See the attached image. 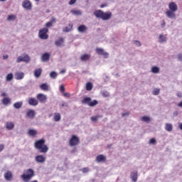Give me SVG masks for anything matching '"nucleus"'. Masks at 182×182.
Here are the masks:
<instances>
[{
	"label": "nucleus",
	"instance_id": "nucleus-16",
	"mask_svg": "<svg viewBox=\"0 0 182 182\" xmlns=\"http://www.w3.org/2000/svg\"><path fill=\"white\" fill-rule=\"evenodd\" d=\"M49 59H50V54L49 53H46L43 54V55L41 57V60L43 62H48V60H49Z\"/></svg>",
	"mask_w": 182,
	"mask_h": 182
},
{
	"label": "nucleus",
	"instance_id": "nucleus-2",
	"mask_svg": "<svg viewBox=\"0 0 182 182\" xmlns=\"http://www.w3.org/2000/svg\"><path fill=\"white\" fill-rule=\"evenodd\" d=\"M169 10L166 11V15L168 18L171 19H174L176 18V12L178 11V6L176 2H170L168 4Z\"/></svg>",
	"mask_w": 182,
	"mask_h": 182
},
{
	"label": "nucleus",
	"instance_id": "nucleus-57",
	"mask_svg": "<svg viewBox=\"0 0 182 182\" xmlns=\"http://www.w3.org/2000/svg\"><path fill=\"white\" fill-rule=\"evenodd\" d=\"M1 96H2V97H5V96H6V92H2Z\"/></svg>",
	"mask_w": 182,
	"mask_h": 182
},
{
	"label": "nucleus",
	"instance_id": "nucleus-62",
	"mask_svg": "<svg viewBox=\"0 0 182 182\" xmlns=\"http://www.w3.org/2000/svg\"><path fill=\"white\" fill-rule=\"evenodd\" d=\"M174 114H175L176 116H177V114H178V112H176L174 113Z\"/></svg>",
	"mask_w": 182,
	"mask_h": 182
},
{
	"label": "nucleus",
	"instance_id": "nucleus-53",
	"mask_svg": "<svg viewBox=\"0 0 182 182\" xmlns=\"http://www.w3.org/2000/svg\"><path fill=\"white\" fill-rule=\"evenodd\" d=\"M161 28H164L166 26V21H163V22L161 24Z\"/></svg>",
	"mask_w": 182,
	"mask_h": 182
},
{
	"label": "nucleus",
	"instance_id": "nucleus-4",
	"mask_svg": "<svg viewBox=\"0 0 182 182\" xmlns=\"http://www.w3.org/2000/svg\"><path fill=\"white\" fill-rule=\"evenodd\" d=\"M35 176V171L32 168H28L24 171L23 173L21 176V178H22L23 181L28 182L32 180L33 177Z\"/></svg>",
	"mask_w": 182,
	"mask_h": 182
},
{
	"label": "nucleus",
	"instance_id": "nucleus-45",
	"mask_svg": "<svg viewBox=\"0 0 182 182\" xmlns=\"http://www.w3.org/2000/svg\"><path fill=\"white\" fill-rule=\"evenodd\" d=\"M134 43L136 46H141V43H140V41H134Z\"/></svg>",
	"mask_w": 182,
	"mask_h": 182
},
{
	"label": "nucleus",
	"instance_id": "nucleus-49",
	"mask_svg": "<svg viewBox=\"0 0 182 182\" xmlns=\"http://www.w3.org/2000/svg\"><path fill=\"white\" fill-rule=\"evenodd\" d=\"M74 4H76V0H70L69 1V5H73Z\"/></svg>",
	"mask_w": 182,
	"mask_h": 182
},
{
	"label": "nucleus",
	"instance_id": "nucleus-50",
	"mask_svg": "<svg viewBox=\"0 0 182 182\" xmlns=\"http://www.w3.org/2000/svg\"><path fill=\"white\" fill-rule=\"evenodd\" d=\"M63 31L64 32H70V29H69V28H68V27L64 28L63 29Z\"/></svg>",
	"mask_w": 182,
	"mask_h": 182
},
{
	"label": "nucleus",
	"instance_id": "nucleus-12",
	"mask_svg": "<svg viewBox=\"0 0 182 182\" xmlns=\"http://www.w3.org/2000/svg\"><path fill=\"white\" fill-rule=\"evenodd\" d=\"M28 105H30V106H38L39 102L38 101V100H36V98L30 97L28 98Z\"/></svg>",
	"mask_w": 182,
	"mask_h": 182
},
{
	"label": "nucleus",
	"instance_id": "nucleus-58",
	"mask_svg": "<svg viewBox=\"0 0 182 182\" xmlns=\"http://www.w3.org/2000/svg\"><path fill=\"white\" fill-rule=\"evenodd\" d=\"M9 56L8 55H4L3 56V58L5 60V59H8Z\"/></svg>",
	"mask_w": 182,
	"mask_h": 182
},
{
	"label": "nucleus",
	"instance_id": "nucleus-28",
	"mask_svg": "<svg viewBox=\"0 0 182 182\" xmlns=\"http://www.w3.org/2000/svg\"><path fill=\"white\" fill-rule=\"evenodd\" d=\"M79 32L83 33L87 31V27L85 25H81L77 28Z\"/></svg>",
	"mask_w": 182,
	"mask_h": 182
},
{
	"label": "nucleus",
	"instance_id": "nucleus-13",
	"mask_svg": "<svg viewBox=\"0 0 182 182\" xmlns=\"http://www.w3.org/2000/svg\"><path fill=\"white\" fill-rule=\"evenodd\" d=\"M106 161V156L103 154H100L96 157L97 163H105Z\"/></svg>",
	"mask_w": 182,
	"mask_h": 182
},
{
	"label": "nucleus",
	"instance_id": "nucleus-48",
	"mask_svg": "<svg viewBox=\"0 0 182 182\" xmlns=\"http://www.w3.org/2000/svg\"><path fill=\"white\" fill-rule=\"evenodd\" d=\"M82 173H87V172H89V168H83L82 169Z\"/></svg>",
	"mask_w": 182,
	"mask_h": 182
},
{
	"label": "nucleus",
	"instance_id": "nucleus-27",
	"mask_svg": "<svg viewBox=\"0 0 182 182\" xmlns=\"http://www.w3.org/2000/svg\"><path fill=\"white\" fill-rule=\"evenodd\" d=\"M1 102L4 105V106H8V105H11V99H9V97H4Z\"/></svg>",
	"mask_w": 182,
	"mask_h": 182
},
{
	"label": "nucleus",
	"instance_id": "nucleus-31",
	"mask_svg": "<svg viewBox=\"0 0 182 182\" xmlns=\"http://www.w3.org/2000/svg\"><path fill=\"white\" fill-rule=\"evenodd\" d=\"M22 105H23V103L22 102H17L14 104V109H21V107H22Z\"/></svg>",
	"mask_w": 182,
	"mask_h": 182
},
{
	"label": "nucleus",
	"instance_id": "nucleus-61",
	"mask_svg": "<svg viewBox=\"0 0 182 182\" xmlns=\"http://www.w3.org/2000/svg\"><path fill=\"white\" fill-rule=\"evenodd\" d=\"M107 6V4H102L101 6H100V8H105V6Z\"/></svg>",
	"mask_w": 182,
	"mask_h": 182
},
{
	"label": "nucleus",
	"instance_id": "nucleus-63",
	"mask_svg": "<svg viewBox=\"0 0 182 182\" xmlns=\"http://www.w3.org/2000/svg\"><path fill=\"white\" fill-rule=\"evenodd\" d=\"M36 1V2H38V1H39L40 0H35Z\"/></svg>",
	"mask_w": 182,
	"mask_h": 182
},
{
	"label": "nucleus",
	"instance_id": "nucleus-39",
	"mask_svg": "<svg viewBox=\"0 0 182 182\" xmlns=\"http://www.w3.org/2000/svg\"><path fill=\"white\" fill-rule=\"evenodd\" d=\"M15 19H16V15L11 14L8 16L7 21H15Z\"/></svg>",
	"mask_w": 182,
	"mask_h": 182
},
{
	"label": "nucleus",
	"instance_id": "nucleus-14",
	"mask_svg": "<svg viewBox=\"0 0 182 182\" xmlns=\"http://www.w3.org/2000/svg\"><path fill=\"white\" fill-rule=\"evenodd\" d=\"M36 115V112H35V110H33V109H29L26 112V116L29 119H33V117H35Z\"/></svg>",
	"mask_w": 182,
	"mask_h": 182
},
{
	"label": "nucleus",
	"instance_id": "nucleus-36",
	"mask_svg": "<svg viewBox=\"0 0 182 182\" xmlns=\"http://www.w3.org/2000/svg\"><path fill=\"white\" fill-rule=\"evenodd\" d=\"M92 89H93V84H92V82H87L86 84V90H92Z\"/></svg>",
	"mask_w": 182,
	"mask_h": 182
},
{
	"label": "nucleus",
	"instance_id": "nucleus-47",
	"mask_svg": "<svg viewBox=\"0 0 182 182\" xmlns=\"http://www.w3.org/2000/svg\"><path fill=\"white\" fill-rule=\"evenodd\" d=\"M102 95L104 96V97H109V92H103Z\"/></svg>",
	"mask_w": 182,
	"mask_h": 182
},
{
	"label": "nucleus",
	"instance_id": "nucleus-11",
	"mask_svg": "<svg viewBox=\"0 0 182 182\" xmlns=\"http://www.w3.org/2000/svg\"><path fill=\"white\" fill-rule=\"evenodd\" d=\"M36 98L41 103H46L47 99L46 95L42 93L38 94Z\"/></svg>",
	"mask_w": 182,
	"mask_h": 182
},
{
	"label": "nucleus",
	"instance_id": "nucleus-30",
	"mask_svg": "<svg viewBox=\"0 0 182 182\" xmlns=\"http://www.w3.org/2000/svg\"><path fill=\"white\" fill-rule=\"evenodd\" d=\"M165 129L166 132H173V124L166 123L165 124Z\"/></svg>",
	"mask_w": 182,
	"mask_h": 182
},
{
	"label": "nucleus",
	"instance_id": "nucleus-41",
	"mask_svg": "<svg viewBox=\"0 0 182 182\" xmlns=\"http://www.w3.org/2000/svg\"><path fill=\"white\" fill-rule=\"evenodd\" d=\"M99 117H102V116L98 115V116H95V117H91V120L92 122H97V120H99Z\"/></svg>",
	"mask_w": 182,
	"mask_h": 182
},
{
	"label": "nucleus",
	"instance_id": "nucleus-6",
	"mask_svg": "<svg viewBox=\"0 0 182 182\" xmlns=\"http://www.w3.org/2000/svg\"><path fill=\"white\" fill-rule=\"evenodd\" d=\"M79 143H80V139H79V137L76 136V135H73L69 140V145L71 147H73L74 146H77Z\"/></svg>",
	"mask_w": 182,
	"mask_h": 182
},
{
	"label": "nucleus",
	"instance_id": "nucleus-52",
	"mask_svg": "<svg viewBox=\"0 0 182 182\" xmlns=\"http://www.w3.org/2000/svg\"><path fill=\"white\" fill-rule=\"evenodd\" d=\"M4 149H5V146H4V144H0V151H2Z\"/></svg>",
	"mask_w": 182,
	"mask_h": 182
},
{
	"label": "nucleus",
	"instance_id": "nucleus-33",
	"mask_svg": "<svg viewBox=\"0 0 182 182\" xmlns=\"http://www.w3.org/2000/svg\"><path fill=\"white\" fill-rule=\"evenodd\" d=\"M159 41H160L161 43H163L164 42L167 41V38L163 34H161V35H159Z\"/></svg>",
	"mask_w": 182,
	"mask_h": 182
},
{
	"label": "nucleus",
	"instance_id": "nucleus-21",
	"mask_svg": "<svg viewBox=\"0 0 182 182\" xmlns=\"http://www.w3.org/2000/svg\"><path fill=\"white\" fill-rule=\"evenodd\" d=\"M40 89L44 92H48L49 90V85L47 83H43L40 85Z\"/></svg>",
	"mask_w": 182,
	"mask_h": 182
},
{
	"label": "nucleus",
	"instance_id": "nucleus-25",
	"mask_svg": "<svg viewBox=\"0 0 182 182\" xmlns=\"http://www.w3.org/2000/svg\"><path fill=\"white\" fill-rule=\"evenodd\" d=\"M80 59H81L82 62H86V60H89L90 59V55H89V54L82 55L80 57Z\"/></svg>",
	"mask_w": 182,
	"mask_h": 182
},
{
	"label": "nucleus",
	"instance_id": "nucleus-37",
	"mask_svg": "<svg viewBox=\"0 0 182 182\" xmlns=\"http://www.w3.org/2000/svg\"><path fill=\"white\" fill-rule=\"evenodd\" d=\"M6 79L7 82H11L12 79H14V75L12 73H9L6 75Z\"/></svg>",
	"mask_w": 182,
	"mask_h": 182
},
{
	"label": "nucleus",
	"instance_id": "nucleus-38",
	"mask_svg": "<svg viewBox=\"0 0 182 182\" xmlns=\"http://www.w3.org/2000/svg\"><path fill=\"white\" fill-rule=\"evenodd\" d=\"M71 14H73V15H82V11L80 10H72Z\"/></svg>",
	"mask_w": 182,
	"mask_h": 182
},
{
	"label": "nucleus",
	"instance_id": "nucleus-44",
	"mask_svg": "<svg viewBox=\"0 0 182 182\" xmlns=\"http://www.w3.org/2000/svg\"><path fill=\"white\" fill-rule=\"evenodd\" d=\"M160 93V89H155L154 90L153 95H157Z\"/></svg>",
	"mask_w": 182,
	"mask_h": 182
},
{
	"label": "nucleus",
	"instance_id": "nucleus-9",
	"mask_svg": "<svg viewBox=\"0 0 182 182\" xmlns=\"http://www.w3.org/2000/svg\"><path fill=\"white\" fill-rule=\"evenodd\" d=\"M96 53L98 55H102L105 59L109 58V53H106L102 48H96Z\"/></svg>",
	"mask_w": 182,
	"mask_h": 182
},
{
	"label": "nucleus",
	"instance_id": "nucleus-51",
	"mask_svg": "<svg viewBox=\"0 0 182 182\" xmlns=\"http://www.w3.org/2000/svg\"><path fill=\"white\" fill-rule=\"evenodd\" d=\"M129 114H130L129 112H125L122 114V117H124V116H129Z\"/></svg>",
	"mask_w": 182,
	"mask_h": 182
},
{
	"label": "nucleus",
	"instance_id": "nucleus-34",
	"mask_svg": "<svg viewBox=\"0 0 182 182\" xmlns=\"http://www.w3.org/2000/svg\"><path fill=\"white\" fill-rule=\"evenodd\" d=\"M97 103H99L97 102V100H94L93 101H90L88 106H90V107H93L96 106L97 105Z\"/></svg>",
	"mask_w": 182,
	"mask_h": 182
},
{
	"label": "nucleus",
	"instance_id": "nucleus-32",
	"mask_svg": "<svg viewBox=\"0 0 182 182\" xmlns=\"http://www.w3.org/2000/svg\"><path fill=\"white\" fill-rule=\"evenodd\" d=\"M141 120L142 122H144L145 123H150L151 122L150 117H147V116H144L141 117Z\"/></svg>",
	"mask_w": 182,
	"mask_h": 182
},
{
	"label": "nucleus",
	"instance_id": "nucleus-18",
	"mask_svg": "<svg viewBox=\"0 0 182 182\" xmlns=\"http://www.w3.org/2000/svg\"><path fill=\"white\" fill-rule=\"evenodd\" d=\"M61 119H62V116L60 115V113L59 112L54 113V117H53L54 122H60Z\"/></svg>",
	"mask_w": 182,
	"mask_h": 182
},
{
	"label": "nucleus",
	"instance_id": "nucleus-40",
	"mask_svg": "<svg viewBox=\"0 0 182 182\" xmlns=\"http://www.w3.org/2000/svg\"><path fill=\"white\" fill-rule=\"evenodd\" d=\"M50 77H52V79H56V77H58V73H56L55 72H51L50 73Z\"/></svg>",
	"mask_w": 182,
	"mask_h": 182
},
{
	"label": "nucleus",
	"instance_id": "nucleus-56",
	"mask_svg": "<svg viewBox=\"0 0 182 182\" xmlns=\"http://www.w3.org/2000/svg\"><path fill=\"white\" fill-rule=\"evenodd\" d=\"M60 73H62V74L66 73V70H65V69L61 70Z\"/></svg>",
	"mask_w": 182,
	"mask_h": 182
},
{
	"label": "nucleus",
	"instance_id": "nucleus-15",
	"mask_svg": "<svg viewBox=\"0 0 182 182\" xmlns=\"http://www.w3.org/2000/svg\"><path fill=\"white\" fill-rule=\"evenodd\" d=\"M15 77L16 79V80H22V79H23V77H25V74L22 72H16L15 73Z\"/></svg>",
	"mask_w": 182,
	"mask_h": 182
},
{
	"label": "nucleus",
	"instance_id": "nucleus-60",
	"mask_svg": "<svg viewBox=\"0 0 182 182\" xmlns=\"http://www.w3.org/2000/svg\"><path fill=\"white\" fill-rule=\"evenodd\" d=\"M179 129H180L181 130H182V123H180V124H179Z\"/></svg>",
	"mask_w": 182,
	"mask_h": 182
},
{
	"label": "nucleus",
	"instance_id": "nucleus-46",
	"mask_svg": "<svg viewBox=\"0 0 182 182\" xmlns=\"http://www.w3.org/2000/svg\"><path fill=\"white\" fill-rule=\"evenodd\" d=\"M63 96L65 97H70V93H68V92H63Z\"/></svg>",
	"mask_w": 182,
	"mask_h": 182
},
{
	"label": "nucleus",
	"instance_id": "nucleus-1",
	"mask_svg": "<svg viewBox=\"0 0 182 182\" xmlns=\"http://www.w3.org/2000/svg\"><path fill=\"white\" fill-rule=\"evenodd\" d=\"M45 143V139H39L34 143V147L40 153H48L49 151V147Z\"/></svg>",
	"mask_w": 182,
	"mask_h": 182
},
{
	"label": "nucleus",
	"instance_id": "nucleus-24",
	"mask_svg": "<svg viewBox=\"0 0 182 182\" xmlns=\"http://www.w3.org/2000/svg\"><path fill=\"white\" fill-rule=\"evenodd\" d=\"M15 127V124L14 122H6V128L8 129V130H12Z\"/></svg>",
	"mask_w": 182,
	"mask_h": 182
},
{
	"label": "nucleus",
	"instance_id": "nucleus-42",
	"mask_svg": "<svg viewBox=\"0 0 182 182\" xmlns=\"http://www.w3.org/2000/svg\"><path fill=\"white\" fill-rule=\"evenodd\" d=\"M156 143H157V141H156L155 138H151L149 140V144H156Z\"/></svg>",
	"mask_w": 182,
	"mask_h": 182
},
{
	"label": "nucleus",
	"instance_id": "nucleus-19",
	"mask_svg": "<svg viewBox=\"0 0 182 182\" xmlns=\"http://www.w3.org/2000/svg\"><path fill=\"white\" fill-rule=\"evenodd\" d=\"M4 178H6V180L7 181H11V180H12V172L11 171H7L5 174H4Z\"/></svg>",
	"mask_w": 182,
	"mask_h": 182
},
{
	"label": "nucleus",
	"instance_id": "nucleus-8",
	"mask_svg": "<svg viewBox=\"0 0 182 182\" xmlns=\"http://www.w3.org/2000/svg\"><path fill=\"white\" fill-rule=\"evenodd\" d=\"M22 6L23 8H25V9L31 11V9H32V3H31L29 0H24Z\"/></svg>",
	"mask_w": 182,
	"mask_h": 182
},
{
	"label": "nucleus",
	"instance_id": "nucleus-10",
	"mask_svg": "<svg viewBox=\"0 0 182 182\" xmlns=\"http://www.w3.org/2000/svg\"><path fill=\"white\" fill-rule=\"evenodd\" d=\"M35 160L36 163H41V164H43V163L46 161V156H44L43 155H38L35 157Z\"/></svg>",
	"mask_w": 182,
	"mask_h": 182
},
{
	"label": "nucleus",
	"instance_id": "nucleus-7",
	"mask_svg": "<svg viewBox=\"0 0 182 182\" xmlns=\"http://www.w3.org/2000/svg\"><path fill=\"white\" fill-rule=\"evenodd\" d=\"M21 62H26V63H28V62H31V57L28 55L18 56L16 60V63H21Z\"/></svg>",
	"mask_w": 182,
	"mask_h": 182
},
{
	"label": "nucleus",
	"instance_id": "nucleus-26",
	"mask_svg": "<svg viewBox=\"0 0 182 182\" xmlns=\"http://www.w3.org/2000/svg\"><path fill=\"white\" fill-rule=\"evenodd\" d=\"M28 134L29 136H31V137H34L35 136H36V134H38V131H36V129H29L28 132Z\"/></svg>",
	"mask_w": 182,
	"mask_h": 182
},
{
	"label": "nucleus",
	"instance_id": "nucleus-5",
	"mask_svg": "<svg viewBox=\"0 0 182 182\" xmlns=\"http://www.w3.org/2000/svg\"><path fill=\"white\" fill-rule=\"evenodd\" d=\"M48 32H49V29H48V28L41 29L38 33L40 39H48V38H49Z\"/></svg>",
	"mask_w": 182,
	"mask_h": 182
},
{
	"label": "nucleus",
	"instance_id": "nucleus-20",
	"mask_svg": "<svg viewBox=\"0 0 182 182\" xmlns=\"http://www.w3.org/2000/svg\"><path fill=\"white\" fill-rule=\"evenodd\" d=\"M55 22H56V18H53L51 21H50L46 23V28H52V26H53V23H55Z\"/></svg>",
	"mask_w": 182,
	"mask_h": 182
},
{
	"label": "nucleus",
	"instance_id": "nucleus-64",
	"mask_svg": "<svg viewBox=\"0 0 182 182\" xmlns=\"http://www.w3.org/2000/svg\"><path fill=\"white\" fill-rule=\"evenodd\" d=\"M51 116H52V114H50L49 115V117H51Z\"/></svg>",
	"mask_w": 182,
	"mask_h": 182
},
{
	"label": "nucleus",
	"instance_id": "nucleus-3",
	"mask_svg": "<svg viewBox=\"0 0 182 182\" xmlns=\"http://www.w3.org/2000/svg\"><path fill=\"white\" fill-rule=\"evenodd\" d=\"M94 15L96 18H99L100 19H102V21H109L110 18H112V12L108 11L105 13L102 10H97L94 11Z\"/></svg>",
	"mask_w": 182,
	"mask_h": 182
},
{
	"label": "nucleus",
	"instance_id": "nucleus-17",
	"mask_svg": "<svg viewBox=\"0 0 182 182\" xmlns=\"http://www.w3.org/2000/svg\"><path fill=\"white\" fill-rule=\"evenodd\" d=\"M65 42V38H60L58 40L55 41V46H63V43Z\"/></svg>",
	"mask_w": 182,
	"mask_h": 182
},
{
	"label": "nucleus",
	"instance_id": "nucleus-22",
	"mask_svg": "<svg viewBox=\"0 0 182 182\" xmlns=\"http://www.w3.org/2000/svg\"><path fill=\"white\" fill-rule=\"evenodd\" d=\"M130 177L133 182L137 181V171L131 172Z\"/></svg>",
	"mask_w": 182,
	"mask_h": 182
},
{
	"label": "nucleus",
	"instance_id": "nucleus-43",
	"mask_svg": "<svg viewBox=\"0 0 182 182\" xmlns=\"http://www.w3.org/2000/svg\"><path fill=\"white\" fill-rule=\"evenodd\" d=\"M60 92H61L62 93H65V85H60Z\"/></svg>",
	"mask_w": 182,
	"mask_h": 182
},
{
	"label": "nucleus",
	"instance_id": "nucleus-29",
	"mask_svg": "<svg viewBox=\"0 0 182 182\" xmlns=\"http://www.w3.org/2000/svg\"><path fill=\"white\" fill-rule=\"evenodd\" d=\"M90 102H92V98L89 97H87L85 98H84L82 100V103L83 105H88L90 103Z\"/></svg>",
	"mask_w": 182,
	"mask_h": 182
},
{
	"label": "nucleus",
	"instance_id": "nucleus-55",
	"mask_svg": "<svg viewBox=\"0 0 182 182\" xmlns=\"http://www.w3.org/2000/svg\"><path fill=\"white\" fill-rule=\"evenodd\" d=\"M178 60H182V54H179L178 55Z\"/></svg>",
	"mask_w": 182,
	"mask_h": 182
},
{
	"label": "nucleus",
	"instance_id": "nucleus-35",
	"mask_svg": "<svg viewBox=\"0 0 182 182\" xmlns=\"http://www.w3.org/2000/svg\"><path fill=\"white\" fill-rule=\"evenodd\" d=\"M152 73H159L160 72V68L157 66H154L151 68Z\"/></svg>",
	"mask_w": 182,
	"mask_h": 182
},
{
	"label": "nucleus",
	"instance_id": "nucleus-54",
	"mask_svg": "<svg viewBox=\"0 0 182 182\" xmlns=\"http://www.w3.org/2000/svg\"><path fill=\"white\" fill-rule=\"evenodd\" d=\"M176 96L178 97H182V92H178L177 94H176Z\"/></svg>",
	"mask_w": 182,
	"mask_h": 182
},
{
	"label": "nucleus",
	"instance_id": "nucleus-59",
	"mask_svg": "<svg viewBox=\"0 0 182 182\" xmlns=\"http://www.w3.org/2000/svg\"><path fill=\"white\" fill-rule=\"evenodd\" d=\"M178 107H182V101L178 103Z\"/></svg>",
	"mask_w": 182,
	"mask_h": 182
},
{
	"label": "nucleus",
	"instance_id": "nucleus-23",
	"mask_svg": "<svg viewBox=\"0 0 182 182\" xmlns=\"http://www.w3.org/2000/svg\"><path fill=\"white\" fill-rule=\"evenodd\" d=\"M41 75H42V69L38 68L34 70V76L36 77H41Z\"/></svg>",
	"mask_w": 182,
	"mask_h": 182
}]
</instances>
